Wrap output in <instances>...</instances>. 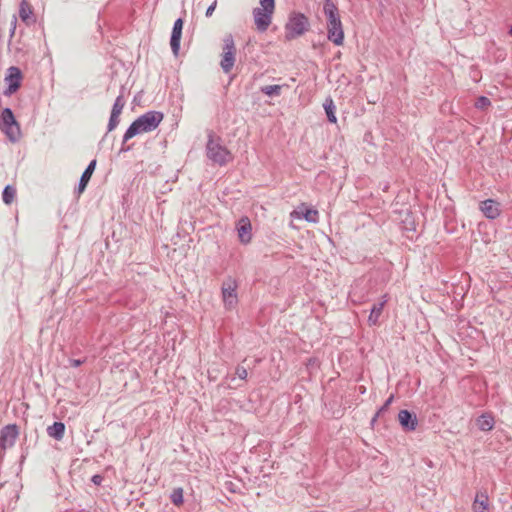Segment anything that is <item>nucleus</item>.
<instances>
[{"label": "nucleus", "mask_w": 512, "mask_h": 512, "mask_svg": "<svg viewBox=\"0 0 512 512\" xmlns=\"http://www.w3.org/2000/svg\"><path fill=\"white\" fill-rule=\"evenodd\" d=\"M164 118V114L161 111L150 110L138 118H136L126 129L124 133V142H128L133 137L148 133L155 130Z\"/></svg>", "instance_id": "1"}, {"label": "nucleus", "mask_w": 512, "mask_h": 512, "mask_svg": "<svg viewBox=\"0 0 512 512\" xmlns=\"http://www.w3.org/2000/svg\"><path fill=\"white\" fill-rule=\"evenodd\" d=\"M323 11L327 17V38L336 46H340L344 41V31L339 15V10L332 0H325Z\"/></svg>", "instance_id": "2"}, {"label": "nucleus", "mask_w": 512, "mask_h": 512, "mask_svg": "<svg viewBox=\"0 0 512 512\" xmlns=\"http://www.w3.org/2000/svg\"><path fill=\"white\" fill-rule=\"evenodd\" d=\"M310 28L308 17L301 12H291L285 24V40L291 41L304 35Z\"/></svg>", "instance_id": "3"}, {"label": "nucleus", "mask_w": 512, "mask_h": 512, "mask_svg": "<svg viewBox=\"0 0 512 512\" xmlns=\"http://www.w3.org/2000/svg\"><path fill=\"white\" fill-rule=\"evenodd\" d=\"M206 156L213 163L224 166L231 160L230 151L221 144V138L215 139L214 133H208V140L206 144Z\"/></svg>", "instance_id": "4"}, {"label": "nucleus", "mask_w": 512, "mask_h": 512, "mask_svg": "<svg viewBox=\"0 0 512 512\" xmlns=\"http://www.w3.org/2000/svg\"><path fill=\"white\" fill-rule=\"evenodd\" d=\"M260 6L253 9V18L256 28L265 32L271 24L275 9V0H259Z\"/></svg>", "instance_id": "5"}, {"label": "nucleus", "mask_w": 512, "mask_h": 512, "mask_svg": "<svg viewBox=\"0 0 512 512\" xmlns=\"http://www.w3.org/2000/svg\"><path fill=\"white\" fill-rule=\"evenodd\" d=\"M238 282L232 277L226 278L221 285V295L226 310H233L238 304Z\"/></svg>", "instance_id": "6"}, {"label": "nucleus", "mask_w": 512, "mask_h": 512, "mask_svg": "<svg viewBox=\"0 0 512 512\" xmlns=\"http://www.w3.org/2000/svg\"><path fill=\"white\" fill-rule=\"evenodd\" d=\"M236 47L232 34H228L223 39V53L220 66L224 73H229L235 63Z\"/></svg>", "instance_id": "7"}, {"label": "nucleus", "mask_w": 512, "mask_h": 512, "mask_svg": "<svg viewBox=\"0 0 512 512\" xmlns=\"http://www.w3.org/2000/svg\"><path fill=\"white\" fill-rule=\"evenodd\" d=\"M0 119L3 125V130L9 138V140L12 142H16L18 138L14 135L12 127L16 128L18 134L20 132V128L12 109L9 107L4 108L1 112Z\"/></svg>", "instance_id": "8"}, {"label": "nucleus", "mask_w": 512, "mask_h": 512, "mask_svg": "<svg viewBox=\"0 0 512 512\" xmlns=\"http://www.w3.org/2000/svg\"><path fill=\"white\" fill-rule=\"evenodd\" d=\"M124 93H125V87H121L120 94L117 96L116 100L114 101V104L112 106L110 118L107 125V132L113 131L119 124L120 119L119 116L125 106V99H124Z\"/></svg>", "instance_id": "9"}, {"label": "nucleus", "mask_w": 512, "mask_h": 512, "mask_svg": "<svg viewBox=\"0 0 512 512\" xmlns=\"http://www.w3.org/2000/svg\"><path fill=\"white\" fill-rule=\"evenodd\" d=\"M22 73L18 67H10L8 74L5 77L7 87L4 90L5 96H10L15 93L21 86Z\"/></svg>", "instance_id": "10"}, {"label": "nucleus", "mask_w": 512, "mask_h": 512, "mask_svg": "<svg viewBox=\"0 0 512 512\" xmlns=\"http://www.w3.org/2000/svg\"><path fill=\"white\" fill-rule=\"evenodd\" d=\"M19 429L16 424H8L4 426L0 432V448L5 450L15 444L18 437Z\"/></svg>", "instance_id": "11"}, {"label": "nucleus", "mask_w": 512, "mask_h": 512, "mask_svg": "<svg viewBox=\"0 0 512 512\" xmlns=\"http://www.w3.org/2000/svg\"><path fill=\"white\" fill-rule=\"evenodd\" d=\"M184 20L179 17L175 20L170 36V46L174 56L179 55Z\"/></svg>", "instance_id": "12"}, {"label": "nucleus", "mask_w": 512, "mask_h": 512, "mask_svg": "<svg viewBox=\"0 0 512 512\" xmlns=\"http://www.w3.org/2000/svg\"><path fill=\"white\" fill-rule=\"evenodd\" d=\"M238 232L239 241L246 245L251 242L252 239V226L250 219L247 216H243L239 219L236 225Z\"/></svg>", "instance_id": "13"}, {"label": "nucleus", "mask_w": 512, "mask_h": 512, "mask_svg": "<svg viewBox=\"0 0 512 512\" xmlns=\"http://www.w3.org/2000/svg\"><path fill=\"white\" fill-rule=\"evenodd\" d=\"M480 211L489 219L494 220L500 216V203L494 199H486L480 203Z\"/></svg>", "instance_id": "14"}, {"label": "nucleus", "mask_w": 512, "mask_h": 512, "mask_svg": "<svg viewBox=\"0 0 512 512\" xmlns=\"http://www.w3.org/2000/svg\"><path fill=\"white\" fill-rule=\"evenodd\" d=\"M398 420L401 427L405 431H414L417 427L418 420L417 416L414 412L409 411L407 409L400 410L398 413Z\"/></svg>", "instance_id": "15"}, {"label": "nucleus", "mask_w": 512, "mask_h": 512, "mask_svg": "<svg viewBox=\"0 0 512 512\" xmlns=\"http://www.w3.org/2000/svg\"><path fill=\"white\" fill-rule=\"evenodd\" d=\"M96 163H97L96 159H93L87 165V167L85 168V170L83 171V173L80 177L79 183L76 188V193L81 194L84 192V190L86 189V187L91 179V176L96 168Z\"/></svg>", "instance_id": "16"}, {"label": "nucleus", "mask_w": 512, "mask_h": 512, "mask_svg": "<svg viewBox=\"0 0 512 512\" xmlns=\"http://www.w3.org/2000/svg\"><path fill=\"white\" fill-rule=\"evenodd\" d=\"M474 512H490L489 498L486 491H478L472 505Z\"/></svg>", "instance_id": "17"}, {"label": "nucleus", "mask_w": 512, "mask_h": 512, "mask_svg": "<svg viewBox=\"0 0 512 512\" xmlns=\"http://www.w3.org/2000/svg\"><path fill=\"white\" fill-rule=\"evenodd\" d=\"M477 427L480 431H491L495 425V420L492 414L483 413L477 418Z\"/></svg>", "instance_id": "18"}, {"label": "nucleus", "mask_w": 512, "mask_h": 512, "mask_svg": "<svg viewBox=\"0 0 512 512\" xmlns=\"http://www.w3.org/2000/svg\"><path fill=\"white\" fill-rule=\"evenodd\" d=\"M65 428H66V426L63 422L56 421L52 425L48 426L47 434L51 438L59 441L64 437Z\"/></svg>", "instance_id": "19"}, {"label": "nucleus", "mask_w": 512, "mask_h": 512, "mask_svg": "<svg viewBox=\"0 0 512 512\" xmlns=\"http://www.w3.org/2000/svg\"><path fill=\"white\" fill-rule=\"evenodd\" d=\"M400 225H401V229L404 232H407V233L416 232V223H415L414 216L408 210L404 213V217L401 219Z\"/></svg>", "instance_id": "20"}, {"label": "nucleus", "mask_w": 512, "mask_h": 512, "mask_svg": "<svg viewBox=\"0 0 512 512\" xmlns=\"http://www.w3.org/2000/svg\"><path fill=\"white\" fill-rule=\"evenodd\" d=\"M323 108L325 110V113H326V116H327V120L330 123H336L337 122L336 106L334 104V101H333L332 97L328 96L325 99V101L323 103Z\"/></svg>", "instance_id": "21"}, {"label": "nucleus", "mask_w": 512, "mask_h": 512, "mask_svg": "<svg viewBox=\"0 0 512 512\" xmlns=\"http://www.w3.org/2000/svg\"><path fill=\"white\" fill-rule=\"evenodd\" d=\"M386 303V300H383L382 302L374 303L370 314L368 316V323L369 325H376L378 323L379 317L383 311V307Z\"/></svg>", "instance_id": "22"}, {"label": "nucleus", "mask_w": 512, "mask_h": 512, "mask_svg": "<svg viewBox=\"0 0 512 512\" xmlns=\"http://www.w3.org/2000/svg\"><path fill=\"white\" fill-rule=\"evenodd\" d=\"M302 217L310 223H317L319 221V213L316 209L302 205L300 207Z\"/></svg>", "instance_id": "23"}, {"label": "nucleus", "mask_w": 512, "mask_h": 512, "mask_svg": "<svg viewBox=\"0 0 512 512\" xmlns=\"http://www.w3.org/2000/svg\"><path fill=\"white\" fill-rule=\"evenodd\" d=\"M33 16V11L27 0H22L19 5V17L22 21L28 22Z\"/></svg>", "instance_id": "24"}, {"label": "nucleus", "mask_w": 512, "mask_h": 512, "mask_svg": "<svg viewBox=\"0 0 512 512\" xmlns=\"http://www.w3.org/2000/svg\"><path fill=\"white\" fill-rule=\"evenodd\" d=\"M16 197V188L15 186L8 184L4 187L2 191V200L6 205H10Z\"/></svg>", "instance_id": "25"}, {"label": "nucleus", "mask_w": 512, "mask_h": 512, "mask_svg": "<svg viewBox=\"0 0 512 512\" xmlns=\"http://www.w3.org/2000/svg\"><path fill=\"white\" fill-rule=\"evenodd\" d=\"M282 87V85H266L260 88V92L269 97L279 96Z\"/></svg>", "instance_id": "26"}, {"label": "nucleus", "mask_w": 512, "mask_h": 512, "mask_svg": "<svg viewBox=\"0 0 512 512\" xmlns=\"http://www.w3.org/2000/svg\"><path fill=\"white\" fill-rule=\"evenodd\" d=\"M183 493H184V491H183V488H181V487L174 488L173 491L171 492L170 500L175 506H180L183 504V502H184Z\"/></svg>", "instance_id": "27"}, {"label": "nucleus", "mask_w": 512, "mask_h": 512, "mask_svg": "<svg viewBox=\"0 0 512 512\" xmlns=\"http://www.w3.org/2000/svg\"><path fill=\"white\" fill-rule=\"evenodd\" d=\"M491 105V101L486 96H479L474 104L475 108L484 110Z\"/></svg>", "instance_id": "28"}, {"label": "nucleus", "mask_w": 512, "mask_h": 512, "mask_svg": "<svg viewBox=\"0 0 512 512\" xmlns=\"http://www.w3.org/2000/svg\"><path fill=\"white\" fill-rule=\"evenodd\" d=\"M394 400V395H390L386 401L384 402V404L378 409V411L376 412V417H380L381 415H383L386 411H388V408L389 406L392 404Z\"/></svg>", "instance_id": "29"}, {"label": "nucleus", "mask_w": 512, "mask_h": 512, "mask_svg": "<svg viewBox=\"0 0 512 512\" xmlns=\"http://www.w3.org/2000/svg\"><path fill=\"white\" fill-rule=\"evenodd\" d=\"M235 373L241 380H246L248 375L247 369L240 365L236 367Z\"/></svg>", "instance_id": "30"}, {"label": "nucleus", "mask_w": 512, "mask_h": 512, "mask_svg": "<svg viewBox=\"0 0 512 512\" xmlns=\"http://www.w3.org/2000/svg\"><path fill=\"white\" fill-rule=\"evenodd\" d=\"M126 143H127V142H124V138H123V139H122V145H121V147H120V149H119V151H118V155H120V154H122V153H127V152H129V151H131V150H132V148H133V144H129V145H127Z\"/></svg>", "instance_id": "31"}, {"label": "nucleus", "mask_w": 512, "mask_h": 512, "mask_svg": "<svg viewBox=\"0 0 512 512\" xmlns=\"http://www.w3.org/2000/svg\"><path fill=\"white\" fill-rule=\"evenodd\" d=\"M16 24H17V17L16 15H13L11 23H10V35H9V42L11 41V38L13 37L15 30H16Z\"/></svg>", "instance_id": "32"}, {"label": "nucleus", "mask_w": 512, "mask_h": 512, "mask_svg": "<svg viewBox=\"0 0 512 512\" xmlns=\"http://www.w3.org/2000/svg\"><path fill=\"white\" fill-rule=\"evenodd\" d=\"M103 480H104V477L100 474H95L91 478V482L96 486H100L102 484Z\"/></svg>", "instance_id": "33"}, {"label": "nucleus", "mask_w": 512, "mask_h": 512, "mask_svg": "<svg viewBox=\"0 0 512 512\" xmlns=\"http://www.w3.org/2000/svg\"><path fill=\"white\" fill-rule=\"evenodd\" d=\"M217 6V1L215 0L211 5L208 6V8L206 9V12H205V16L206 17H210L212 16L215 8Z\"/></svg>", "instance_id": "34"}, {"label": "nucleus", "mask_w": 512, "mask_h": 512, "mask_svg": "<svg viewBox=\"0 0 512 512\" xmlns=\"http://www.w3.org/2000/svg\"><path fill=\"white\" fill-rule=\"evenodd\" d=\"M84 363V360L81 359H70V365L72 367H79Z\"/></svg>", "instance_id": "35"}, {"label": "nucleus", "mask_w": 512, "mask_h": 512, "mask_svg": "<svg viewBox=\"0 0 512 512\" xmlns=\"http://www.w3.org/2000/svg\"><path fill=\"white\" fill-rule=\"evenodd\" d=\"M377 418H378V417H376V414H375V415H374V417L371 419V425H372V426H374V424L376 423Z\"/></svg>", "instance_id": "36"}, {"label": "nucleus", "mask_w": 512, "mask_h": 512, "mask_svg": "<svg viewBox=\"0 0 512 512\" xmlns=\"http://www.w3.org/2000/svg\"><path fill=\"white\" fill-rule=\"evenodd\" d=\"M359 390H360V393H361V394H364V393H365V391H366V389H365V387H364V386H360V387H359Z\"/></svg>", "instance_id": "37"}, {"label": "nucleus", "mask_w": 512, "mask_h": 512, "mask_svg": "<svg viewBox=\"0 0 512 512\" xmlns=\"http://www.w3.org/2000/svg\"><path fill=\"white\" fill-rule=\"evenodd\" d=\"M509 35L512 36V25L509 27V31H508Z\"/></svg>", "instance_id": "38"}]
</instances>
